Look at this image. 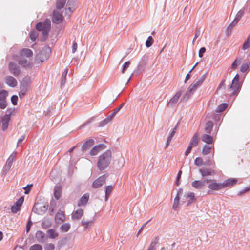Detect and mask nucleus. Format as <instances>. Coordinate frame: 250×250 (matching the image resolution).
<instances>
[{"instance_id":"b1692460","label":"nucleus","mask_w":250,"mask_h":250,"mask_svg":"<svg viewBox=\"0 0 250 250\" xmlns=\"http://www.w3.org/2000/svg\"><path fill=\"white\" fill-rule=\"evenodd\" d=\"M184 196L186 198H189V200L188 201L187 205V206H189L192 203L196 200L195 197V194L193 192H189L185 193Z\"/></svg>"},{"instance_id":"473e14b6","label":"nucleus","mask_w":250,"mask_h":250,"mask_svg":"<svg viewBox=\"0 0 250 250\" xmlns=\"http://www.w3.org/2000/svg\"><path fill=\"white\" fill-rule=\"evenodd\" d=\"M20 54L22 56H25L27 57H30L33 55V52L30 49L25 48L21 51Z\"/></svg>"},{"instance_id":"aec40b11","label":"nucleus","mask_w":250,"mask_h":250,"mask_svg":"<svg viewBox=\"0 0 250 250\" xmlns=\"http://www.w3.org/2000/svg\"><path fill=\"white\" fill-rule=\"evenodd\" d=\"M94 140L93 139H90L86 141L83 143L82 146V151L83 152L85 151L88 149L90 148L94 144Z\"/></svg>"},{"instance_id":"c9c22d12","label":"nucleus","mask_w":250,"mask_h":250,"mask_svg":"<svg viewBox=\"0 0 250 250\" xmlns=\"http://www.w3.org/2000/svg\"><path fill=\"white\" fill-rule=\"evenodd\" d=\"M71 227V225L69 223H65L62 225L60 227V230L63 232L68 231Z\"/></svg>"},{"instance_id":"8fccbe9b","label":"nucleus","mask_w":250,"mask_h":250,"mask_svg":"<svg viewBox=\"0 0 250 250\" xmlns=\"http://www.w3.org/2000/svg\"><path fill=\"white\" fill-rule=\"evenodd\" d=\"M194 164L197 166H201L203 165V160L201 157H197L194 161Z\"/></svg>"},{"instance_id":"c03bdc74","label":"nucleus","mask_w":250,"mask_h":250,"mask_svg":"<svg viewBox=\"0 0 250 250\" xmlns=\"http://www.w3.org/2000/svg\"><path fill=\"white\" fill-rule=\"evenodd\" d=\"M154 42L152 36H149L146 42L145 45L146 47L149 48L152 46Z\"/></svg>"},{"instance_id":"5701e85b","label":"nucleus","mask_w":250,"mask_h":250,"mask_svg":"<svg viewBox=\"0 0 250 250\" xmlns=\"http://www.w3.org/2000/svg\"><path fill=\"white\" fill-rule=\"evenodd\" d=\"M237 182V180L235 178H229L225 180L222 183L224 185V188H225L226 187L232 186L235 185Z\"/></svg>"},{"instance_id":"cd10ccee","label":"nucleus","mask_w":250,"mask_h":250,"mask_svg":"<svg viewBox=\"0 0 250 250\" xmlns=\"http://www.w3.org/2000/svg\"><path fill=\"white\" fill-rule=\"evenodd\" d=\"M198 133H196L194 134L191 140H190L189 145L192 146V147H195L198 145Z\"/></svg>"},{"instance_id":"a18cd8bd","label":"nucleus","mask_w":250,"mask_h":250,"mask_svg":"<svg viewBox=\"0 0 250 250\" xmlns=\"http://www.w3.org/2000/svg\"><path fill=\"white\" fill-rule=\"evenodd\" d=\"M244 13V8L241 9L237 13V14L235 16V19L237 20V21H239V20L241 19V18L243 16Z\"/></svg>"},{"instance_id":"f704fd0d","label":"nucleus","mask_w":250,"mask_h":250,"mask_svg":"<svg viewBox=\"0 0 250 250\" xmlns=\"http://www.w3.org/2000/svg\"><path fill=\"white\" fill-rule=\"evenodd\" d=\"M55 219L58 222L63 221L65 219L64 214L62 211L58 212L55 216Z\"/></svg>"},{"instance_id":"37998d69","label":"nucleus","mask_w":250,"mask_h":250,"mask_svg":"<svg viewBox=\"0 0 250 250\" xmlns=\"http://www.w3.org/2000/svg\"><path fill=\"white\" fill-rule=\"evenodd\" d=\"M180 197L178 196H176L174 200V203L172 208L174 210H176L179 207Z\"/></svg>"},{"instance_id":"603ef678","label":"nucleus","mask_w":250,"mask_h":250,"mask_svg":"<svg viewBox=\"0 0 250 250\" xmlns=\"http://www.w3.org/2000/svg\"><path fill=\"white\" fill-rule=\"evenodd\" d=\"M130 64V62L129 61H127L124 63V64L123 65L122 69V73H124L125 72V71L127 70V69L129 67Z\"/></svg>"},{"instance_id":"c85d7f7f","label":"nucleus","mask_w":250,"mask_h":250,"mask_svg":"<svg viewBox=\"0 0 250 250\" xmlns=\"http://www.w3.org/2000/svg\"><path fill=\"white\" fill-rule=\"evenodd\" d=\"M19 64L24 67H30L31 64L30 62L28 61L26 59L24 58H22L19 60Z\"/></svg>"},{"instance_id":"680f3d73","label":"nucleus","mask_w":250,"mask_h":250,"mask_svg":"<svg viewBox=\"0 0 250 250\" xmlns=\"http://www.w3.org/2000/svg\"><path fill=\"white\" fill-rule=\"evenodd\" d=\"M28 90L25 89L24 88H21V91L19 92V97L21 98L23 97L24 96V95L26 94V92H27Z\"/></svg>"},{"instance_id":"bf43d9fd","label":"nucleus","mask_w":250,"mask_h":250,"mask_svg":"<svg viewBox=\"0 0 250 250\" xmlns=\"http://www.w3.org/2000/svg\"><path fill=\"white\" fill-rule=\"evenodd\" d=\"M32 186H33L32 184H28L26 187L23 188V189H25L24 193L25 194H27L29 193Z\"/></svg>"},{"instance_id":"f03ea898","label":"nucleus","mask_w":250,"mask_h":250,"mask_svg":"<svg viewBox=\"0 0 250 250\" xmlns=\"http://www.w3.org/2000/svg\"><path fill=\"white\" fill-rule=\"evenodd\" d=\"M51 25V21L49 19H46L43 22H39L36 24L37 30L42 31V35L41 37L42 41H45L47 39Z\"/></svg>"},{"instance_id":"9b49d317","label":"nucleus","mask_w":250,"mask_h":250,"mask_svg":"<svg viewBox=\"0 0 250 250\" xmlns=\"http://www.w3.org/2000/svg\"><path fill=\"white\" fill-rule=\"evenodd\" d=\"M208 188L211 190H219L224 188V185L222 183H217L215 180L212 181L208 185Z\"/></svg>"},{"instance_id":"13d9d810","label":"nucleus","mask_w":250,"mask_h":250,"mask_svg":"<svg viewBox=\"0 0 250 250\" xmlns=\"http://www.w3.org/2000/svg\"><path fill=\"white\" fill-rule=\"evenodd\" d=\"M228 107V104L226 103H224L219 105L216 109H227Z\"/></svg>"},{"instance_id":"f8f14e48","label":"nucleus","mask_w":250,"mask_h":250,"mask_svg":"<svg viewBox=\"0 0 250 250\" xmlns=\"http://www.w3.org/2000/svg\"><path fill=\"white\" fill-rule=\"evenodd\" d=\"M5 83L11 87H15L18 84L16 79L11 76H6L5 78Z\"/></svg>"},{"instance_id":"de8ad7c7","label":"nucleus","mask_w":250,"mask_h":250,"mask_svg":"<svg viewBox=\"0 0 250 250\" xmlns=\"http://www.w3.org/2000/svg\"><path fill=\"white\" fill-rule=\"evenodd\" d=\"M24 201V197L23 196L21 197L19 200L16 202L14 204H15V206H17L21 208V207L23 204Z\"/></svg>"},{"instance_id":"dca6fc26","label":"nucleus","mask_w":250,"mask_h":250,"mask_svg":"<svg viewBox=\"0 0 250 250\" xmlns=\"http://www.w3.org/2000/svg\"><path fill=\"white\" fill-rule=\"evenodd\" d=\"M194 86V85L189 86L186 93L182 97L181 100L183 101H187L191 97L193 93L195 91V90L193 88Z\"/></svg>"},{"instance_id":"864d4df0","label":"nucleus","mask_w":250,"mask_h":250,"mask_svg":"<svg viewBox=\"0 0 250 250\" xmlns=\"http://www.w3.org/2000/svg\"><path fill=\"white\" fill-rule=\"evenodd\" d=\"M42 247L40 244H34L30 248V250H42Z\"/></svg>"},{"instance_id":"c756f323","label":"nucleus","mask_w":250,"mask_h":250,"mask_svg":"<svg viewBox=\"0 0 250 250\" xmlns=\"http://www.w3.org/2000/svg\"><path fill=\"white\" fill-rule=\"evenodd\" d=\"M202 141L207 143L211 144L213 142V137L208 134H203L201 137Z\"/></svg>"},{"instance_id":"4be33fe9","label":"nucleus","mask_w":250,"mask_h":250,"mask_svg":"<svg viewBox=\"0 0 250 250\" xmlns=\"http://www.w3.org/2000/svg\"><path fill=\"white\" fill-rule=\"evenodd\" d=\"M206 78V74H204L196 82L192 83L190 86L194 85V86L193 87V88L196 90V89L202 84Z\"/></svg>"},{"instance_id":"72a5a7b5","label":"nucleus","mask_w":250,"mask_h":250,"mask_svg":"<svg viewBox=\"0 0 250 250\" xmlns=\"http://www.w3.org/2000/svg\"><path fill=\"white\" fill-rule=\"evenodd\" d=\"M47 233L48 237L50 239H55L58 236V233L56 232L55 229H51L47 230Z\"/></svg>"},{"instance_id":"f3484780","label":"nucleus","mask_w":250,"mask_h":250,"mask_svg":"<svg viewBox=\"0 0 250 250\" xmlns=\"http://www.w3.org/2000/svg\"><path fill=\"white\" fill-rule=\"evenodd\" d=\"M12 114L11 112L9 113V114H6L5 115L3 116V117L2 119V130H5L8 126V123L10 120V116L11 114Z\"/></svg>"},{"instance_id":"4c0bfd02","label":"nucleus","mask_w":250,"mask_h":250,"mask_svg":"<svg viewBox=\"0 0 250 250\" xmlns=\"http://www.w3.org/2000/svg\"><path fill=\"white\" fill-rule=\"evenodd\" d=\"M66 0H57L56 2V8L60 10L63 8L66 3Z\"/></svg>"},{"instance_id":"ddd939ff","label":"nucleus","mask_w":250,"mask_h":250,"mask_svg":"<svg viewBox=\"0 0 250 250\" xmlns=\"http://www.w3.org/2000/svg\"><path fill=\"white\" fill-rule=\"evenodd\" d=\"M63 21V16L58 11H54L53 13L52 21L53 23L59 24Z\"/></svg>"},{"instance_id":"0e129e2a","label":"nucleus","mask_w":250,"mask_h":250,"mask_svg":"<svg viewBox=\"0 0 250 250\" xmlns=\"http://www.w3.org/2000/svg\"><path fill=\"white\" fill-rule=\"evenodd\" d=\"M20 209V208L15 206V204H14L11 208V212L14 213H16Z\"/></svg>"},{"instance_id":"e2e57ef3","label":"nucleus","mask_w":250,"mask_h":250,"mask_svg":"<svg viewBox=\"0 0 250 250\" xmlns=\"http://www.w3.org/2000/svg\"><path fill=\"white\" fill-rule=\"evenodd\" d=\"M18 97L17 95H13L11 98V101L13 105H15L17 104Z\"/></svg>"},{"instance_id":"412c9836","label":"nucleus","mask_w":250,"mask_h":250,"mask_svg":"<svg viewBox=\"0 0 250 250\" xmlns=\"http://www.w3.org/2000/svg\"><path fill=\"white\" fill-rule=\"evenodd\" d=\"M89 198V195L88 193L84 194L79 200L78 206L81 207L83 206H85L87 203Z\"/></svg>"},{"instance_id":"79ce46f5","label":"nucleus","mask_w":250,"mask_h":250,"mask_svg":"<svg viewBox=\"0 0 250 250\" xmlns=\"http://www.w3.org/2000/svg\"><path fill=\"white\" fill-rule=\"evenodd\" d=\"M93 223V221H85L84 219L81 221V225L83 227L84 229L88 228Z\"/></svg>"},{"instance_id":"58836bf2","label":"nucleus","mask_w":250,"mask_h":250,"mask_svg":"<svg viewBox=\"0 0 250 250\" xmlns=\"http://www.w3.org/2000/svg\"><path fill=\"white\" fill-rule=\"evenodd\" d=\"M250 47V34L247 37L246 40L244 42L242 49L243 50H247Z\"/></svg>"},{"instance_id":"338daca9","label":"nucleus","mask_w":250,"mask_h":250,"mask_svg":"<svg viewBox=\"0 0 250 250\" xmlns=\"http://www.w3.org/2000/svg\"><path fill=\"white\" fill-rule=\"evenodd\" d=\"M206 48L204 47H201L199 51V57L202 58L203 56L204 53L206 52Z\"/></svg>"},{"instance_id":"7ed1b4c3","label":"nucleus","mask_w":250,"mask_h":250,"mask_svg":"<svg viewBox=\"0 0 250 250\" xmlns=\"http://www.w3.org/2000/svg\"><path fill=\"white\" fill-rule=\"evenodd\" d=\"M240 76L237 74L233 79L232 83L229 86V89H231L233 92L231 94L232 96H237L240 92L242 86V82L239 81Z\"/></svg>"},{"instance_id":"a878e982","label":"nucleus","mask_w":250,"mask_h":250,"mask_svg":"<svg viewBox=\"0 0 250 250\" xmlns=\"http://www.w3.org/2000/svg\"><path fill=\"white\" fill-rule=\"evenodd\" d=\"M62 187L61 186H56L54 189V196L56 200H59L62 194Z\"/></svg>"},{"instance_id":"0eeeda50","label":"nucleus","mask_w":250,"mask_h":250,"mask_svg":"<svg viewBox=\"0 0 250 250\" xmlns=\"http://www.w3.org/2000/svg\"><path fill=\"white\" fill-rule=\"evenodd\" d=\"M9 70L15 77H18L21 73L19 66L13 62H10L9 64Z\"/></svg>"},{"instance_id":"20e7f679","label":"nucleus","mask_w":250,"mask_h":250,"mask_svg":"<svg viewBox=\"0 0 250 250\" xmlns=\"http://www.w3.org/2000/svg\"><path fill=\"white\" fill-rule=\"evenodd\" d=\"M51 53V49L50 47L45 46L43 47L40 53L37 55L35 58L36 61L38 63L43 62L49 58Z\"/></svg>"},{"instance_id":"4d7b16f0","label":"nucleus","mask_w":250,"mask_h":250,"mask_svg":"<svg viewBox=\"0 0 250 250\" xmlns=\"http://www.w3.org/2000/svg\"><path fill=\"white\" fill-rule=\"evenodd\" d=\"M37 36H38V35L36 31H32L30 33V38L31 40H32L33 41H35L36 40Z\"/></svg>"},{"instance_id":"5fc2aeb1","label":"nucleus","mask_w":250,"mask_h":250,"mask_svg":"<svg viewBox=\"0 0 250 250\" xmlns=\"http://www.w3.org/2000/svg\"><path fill=\"white\" fill-rule=\"evenodd\" d=\"M109 121L108 118H105L103 121H102L101 122H100L98 126L99 127H103L105 126L106 125H107L108 123H109Z\"/></svg>"},{"instance_id":"f257e3e1","label":"nucleus","mask_w":250,"mask_h":250,"mask_svg":"<svg viewBox=\"0 0 250 250\" xmlns=\"http://www.w3.org/2000/svg\"><path fill=\"white\" fill-rule=\"evenodd\" d=\"M112 160V152L107 150L100 155L97 161V167L102 171L105 169L109 165Z\"/></svg>"},{"instance_id":"e433bc0d","label":"nucleus","mask_w":250,"mask_h":250,"mask_svg":"<svg viewBox=\"0 0 250 250\" xmlns=\"http://www.w3.org/2000/svg\"><path fill=\"white\" fill-rule=\"evenodd\" d=\"M113 189V187L111 185H109L107 186L105 189V200L106 201H107L108 197L112 192V190Z\"/></svg>"},{"instance_id":"a211bd4d","label":"nucleus","mask_w":250,"mask_h":250,"mask_svg":"<svg viewBox=\"0 0 250 250\" xmlns=\"http://www.w3.org/2000/svg\"><path fill=\"white\" fill-rule=\"evenodd\" d=\"M16 153H13L7 160L5 165L4 169L5 171H8L11 168L13 162L15 158Z\"/></svg>"},{"instance_id":"4468645a","label":"nucleus","mask_w":250,"mask_h":250,"mask_svg":"<svg viewBox=\"0 0 250 250\" xmlns=\"http://www.w3.org/2000/svg\"><path fill=\"white\" fill-rule=\"evenodd\" d=\"M181 95L182 92L181 91L177 92L175 95L170 100L168 103V106L169 107H171L172 106L175 105Z\"/></svg>"},{"instance_id":"ea45409f","label":"nucleus","mask_w":250,"mask_h":250,"mask_svg":"<svg viewBox=\"0 0 250 250\" xmlns=\"http://www.w3.org/2000/svg\"><path fill=\"white\" fill-rule=\"evenodd\" d=\"M224 110H216V113L213 115V119L215 121L217 122L219 121L221 117V112L224 111Z\"/></svg>"},{"instance_id":"2eb2a0df","label":"nucleus","mask_w":250,"mask_h":250,"mask_svg":"<svg viewBox=\"0 0 250 250\" xmlns=\"http://www.w3.org/2000/svg\"><path fill=\"white\" fill-rule=\"evenodd\" d=\"M31 83V81L30 77L26 76L24 77L21 83L20 88L28 90Z\"/></svg>"},{"instance_id":"6ab92c4d","label":"nucleus","mask_w":250,"mask_h":250,"mask_svg":"<svg viewBox=\"0 0 250 250\" xmlns=\"http://www.w3.org/2000/svg\"><path fill=\"white\" fill-rule=\"evenodd\" d=\"M83 215V210L81 208H79L74 211L72 213L71 218L73 220L80 219Z\"/></svg>"},{"instance_id":"39448f33","label":"nucleus","mask_w":250,"mask_h":250,"mask_svg":"<svg viewBox=\"0 0 250 250\" xmlns=\"http://www.w3.org/2000/svg\"><path fill=\"white\" fill-rule=\"evenodd\" d=\"M48 208V204L47 202L42 203L37 202L34 205L32 211L39 215H42L44 214Z\"/></svg>"},{"instance_id":"9d476101","label":"nucleus","mask_w":250,"mask_h":250,"mask_svg":"<svg viewBox=\"0 0 250 250\" xmlns=\"http://www.w3.org/2000/svg\"><path fill=\"white\" fill-rule=\"evenodd\" d=\"M106 148V145L103 144H100L99 145H97L94 147L90 150L89 152V154L91 156H95L98 154L99 152H100L101 151L104 150Z\"/></svg>"},{"instance_id":"052dcab7","label":"nucleus","mask_w":250,"mask_h":250,"mask_svg":"<svg viewBox=\"0 0 250 250\" xmlns=\"http://www.w3.org/2000/svg\"><path fill=\"white\" fill-rule=\"evenodd\" d=\"M46 250H54L55 246L52 243H49L46 245L45 247Z\"/></svg>"},{"instance_id":"6e6552de","label":"nucleus","mask_w":250,"mask_h":250,"mask_svg":"<svg viewBox=\"0 0 250 250\" xmlns=\"http://www.w3.org/2000/svg\"><path fill=\"white\" fill-rule=\"evenodd\" d=\"M199 171L203 178L207 176H214L216 174V172L214 169L205 167L200 168Z\"/></svg>"},{"instance_id":"423d86ee","label":"nucleus","mask_w":250,"mask_h":250,"mask_svg":"<svg viewBox=\"0 0 250 250\" xmlns=\"http://www.w3.org/2000/svg\"><path fill=\"white\" fill-rule=\"evenodd\" d=\"M107 177V175L104 174L98 177L93 182L92 187L94 188H98L101 187L105 183Z\"/></svg>"},{"instance_id":"09e8293b","label":"nucleus","mask_w":250,"mask_h":250,"mask_svg":"<svg viewBox=\"0 0 250 250\" xmlns=\"http://www.w3.org/2000/svg\"><path fill=\"white\" fill-rule=\"evenodd\" d=\"M174 135V134L173 132H171L169 133V134L167 138L166 145V148L167 147L169 146Z\"/></svg>"},{"instance_id":"2f4dec72","label":"nucleus","mask_w":250,"mask_h":250,"mask_svg":"<svg viewBox=\"0 0 250 250\" xmlns=\"http://www.w3.org/2000/svg\"><path fill=\"white\" fill-rule=\"evenodd\" d=\"M242 61V59L240 57H238L235 59L233 62L232 63L231 66V69L232 70H235L237 68L239 65L240 64Z\"/></svg>"},{"instance_id":"69168bd1","label":"nucleus","mask_w":250,"mask_h":250,"mask_svg":"<svg viewBox=\"0 0 250 250\" xmlns=\"http://www.w3.org/2000/svg\"><path fill=\"white\" fill-rule=\"evenodd\" d=\"M119 110H114V111L111 114H110L107 117V118L108 119L109 122H110L112 119L113 118L115 117V116L116 115V114L117 113L118 111H119Z\"/></svg>"},{"instance_id":"1a4fd4ad","label":"nucleus","mask_w":250,"mask_h":250,"mask_svg":"<svg viewBox=\"0 0 250 250\" xmlns=\"http://www.w3.org/2000/svg\"><path fill=\"white\" fill-rule=\"evenodd\" d=\"M8 96V92L5 90L0 91V108L1 109L5 108L7 106L6 101V97Z\"/></svg>"},{"instance_id":"49530a36","label":"nucleus","mask_w":250,"mask_h":250,"mask_svg":"<svg viewBox=\"0 0 250 250\" xmlns=\"http://www.w3.org/2000/svg\"><path fill=\"white\" fill-rule=\"evenodd\" d=\"M51 226V222L49 220H45L42 223V226L43 228L47 229Z\"/></svg>"},{"instance_id":"bb28decb","label":"nucleus","mask_w":250,"mask_h":250,"mask_svg":"<svg viewBox=\"0 0 250 250\" xmlns=\"http://www.w3.org/2000/svg\"><path fill=\"white\" fill-rule=\"evenodd\" d=\"M191 185L194 188L200 189H202L204 187V182L200 180H195L192 182Z\"/></svg>"},{"instance_id":"7c9ffc66","label":"nucleus","mask_w":250,"mask_h":250,"mask_svg":"<svg viewBox=\"0 0 250 250\" xmlns=\"http://www.w3.org/2000/svg\"><path fill=\"white\" fill-rule=\"evenodd\" d=\"M213 126V122L211 121H208L206 124V126L205 127V131L207 133L210 134L212 131Z\"/></svg>"},{"instance_id":"a19ab883","label":"nucleus","mask_w":250,"mask_h":250,"mask_svg":"<svg viewBox=\"0 0 250 250\" xmlns=\"http://www.w3.org/2000/svg\"><path fill=\"white\" fill-rule=\"evenodd\" d=\"M211 146L208 145H205L202 149V154L204 155H208L210 153Z\"/></svg>"},{"instance_id":"6e6d98bb","label":"nucleus","mask_w":250,"mask_h":250,"mask_svg":"<svg viewBox=\"0 0 250 250\" xmlns=\"http://www.w3.org/2000/svg\"><path fill=\"white\" fill-rule=\"evenodd\" d=\"M249 190H250V185L248 187L246 188H244L243 190H242L241 191H240L238 193V195L242 196L243 194H244L245 193H246L247 192H248Z\"/></svg>"},{"instance_id":"774afa93","label":"nucleus","mask_w":250,"mask_h":250,"mask_svg":"<svg viewBox=\"0 0 250 250\" xmlns=\"http://www.w3.org/2000/svg\"><path fill=\"white\" fill-rule=\"evenodd\" d=\"M66 81V77L62 76L61 78V87L62 88L64 85L65 84Z\"/></svg>"},{"instance_id":"3c124183","label":"nucleus","mask_w":250,"mask_h":250,"mask_svg":"<svg viewBox=\"0 0 250 250\" xmlns=\"http://www.w3.org/2000/svg\"><path fill=\"white\" fill-rule=\"evenodd\" d=\"M249 65L247 63L243 64L240 67V71L242 73L246 72L249 69Z\"/></svg>"},{"instance_id":"393cba45","label":"nucleus","mask_w":250,"mask_h":250,"mask_svg":"<svg viewBox=\"0 0 250 250\" xmlns=\"http://www.w3.org/2000/svg\"><path fill=\"white\" fill-rule=\"evenodd\" d=\"M37 241L40 243H43L45 240L46 235L41 231H38L35 235Z\"/></svg>"}]
</instances>
